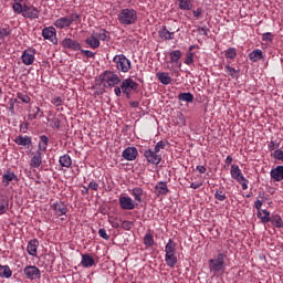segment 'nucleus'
<instances>
[{
	"label": "nucleus",
	"instance_id": "f257e3e1",
	"mask_svg": "<svg viewBox=\"0 0 283 283\" xmlns=\"http://www.w3.org/2000/svg\"><path fill=\"white\" fill-rule=\"evenodd\" d=\"M117 21L124 27H130L137 23L138 12L136 9H120L117 13Z\"/></svg>",
	"mask_w": 283,
	"mask_h": 283
},
{
	"label": "nucleus",
	"instance_id": "f03ea898",
	"mask_svg": "<svg viewBox=\"0 0 283 283\" xmlns=\"http://www.w3.org/2000/svg\"><path fill=\"white\" fill-rule=\"evenodd\" d=\"M98 81L104 88H112L122 83V78L115 71L106 70L98 75Z\"/></svg>",
	"mask_w": 283,
	"mask_h": 283
},
{
	"label": "nucleus",
	"instance_id": "7ed1b4c3",
	"mask_svg": "<svg viewBox=\"0 0 283 283\" xmlns=\"http://www.w3.org/2000/svg\"><path fill=\"white\" fill-rule=\"evenodd\" d=\"M74 22L81 23V15L76 12H72L70 15L57 18L53 25L57 30H65L69 29Z\"/></svg>",
	"mask_w": 283,
	"mask_h": 283
},
{
	"label": "nucleus",
	"instance_id": "20e7f679",
	"mask_svg": "<svg viewBox=\"0 0 283 283\" xmlns=\"http://www.w3.org/2000/svg\"><path fill=\"white\" fill-rule=\"evenodd\" d=\"M113 62L119 73L127 74L132 70V61L124 54L115 55Z\"/></svg>",
	"mask_w": 283,
	"mask_h": 283
},
{
	"label": "nucleus",
	"instance_id": "39448f33",
	"mask_svg": "<svg viewBox=\"0 0 283 283\" xmlns=\"http://www.w3.org/2000/svg\"><path fill=\"white\" fill-rule=\"evenodd\" d=\"M210 271L214 274H218L220 271H224L226 265V254L219 253L217 254V259H210L208 261Z\"/></svg>",
	"mask_w": 283,
	"mask_h": 283
},
{
	"label": "nucleus",
	"instance_id": "423d86ee",
	"mask_svg": "<svg viewBox=\"0 0 283 283\" xmlns=\"http://www.w3.org/2000/svg\"><path fill=\"white\" fill-rule=\"evenodd\" d=\"M119 87H122L123 94L127 99H130V92L138 90V83L132 78H126L119 82Z\"/></svg>",
	"mask_w": 283,
	"mask_h": 283
},
{
	"label": "nucleus",
	"instance_id": "0eeeda50",
	"mask_svg": "<svg viewBox=\"0 0 283 283\" xmlns=\"http://www.w3.org/2000/svg\"><path fill=\"white\" fill-rule=\"evenodd\" d=\"M144 157L146 161L155 166H158L163 161V156L159 155V151L151 149L144 150Z\"/></svg>",
	"mask_w": 283,
	"mask_h": 283
},
{
	"label": "nucleus",
	"instance_id": "6e6552de",
	"mask_svg": "<svg viewBox=\"0 0 283 283\" xmlns=\"http://www.w3.org/2000/svg\"><path fill=\"white\" fill-rule=\"evenodd\" d=\"M180 31V29H176L172 31V29L168 30L167 25H161V28L158 31V36L163 42L172 41L175 39L176 32Z\"/></svg>",
	"mask_w": 283,
	"mask_h": 283
},
{
	"label": "nucleus",
	"instance_id": "1a4fd4ad",
	"mask_svg": "<svg viewBox=\"0 0 283 283\" xmlns=\"http://www.w3.org/2000/svg\"><path fill=\"white\" fill-rule=\"evenodd\" d=\"M23 273L27 280L34 281L41 279V270L34 265H28L24 268Z\"/></svg>",
	"mask_w": 283,
	"mask_h": 283
},
{
	"label": "nucleus",
	"instance_id": "9d476101",
	"mask_svg": "<svg viewBox=\"0 0 283 283\" xmlns=\"http://www.w3.org/2000/svg\"><path fill=\"white\" fill-rule=\"evenodd\" d=\"M118 205L123 210H134L138 206L137 201L133 200L132 197L125 196L118 198Z\"/></svg>",
	"mask_w": 283,
	"mask_h": 283
},
{
	"label": "nucleus",
	"instance_id": "9b49d317",
	"mask_svg": "<svg viewBox=\"0 0 283 283\" xmlns=\"http://www.w3.org/2000/svg\"><path fill=\"white\" fill-rule=\"evenodd\" d=\"M42 36L44 38V40L51 42L53 45H57L59 43V40L56 38V29H54V27H45L42 30Z\"/></svg>",
	"mask_w": 283,
	"mask_h": 283
},
{
	"label": "nucleus",
	"instance_id": "f8f14e48",
	"mask_svg": "<svg viewBox=\"0 0 283 283\" xmlns=\"http://www.w3.org/2000/svg\"><path fill=\"white\" fill-rule=\"evenodd\" d=\"M61 45L63 49L71 50L73 52L81 51V44L77 40H72L70 38H65L62 40Z\"/></svg>",
	"mask_w": 283,
	"mask_h": 283
},
{
	"label": "nucleus",
	"instance_id": "ddd939ff",
	"mask_svg": "<svg viewBox=\"0 0 283 283\" xmlns=\"http://www.w3.org/2000/svg\"><path fill=\"white\" fill-rule=\"evenodd\" d=\"M18 181L19 179L12 170H7L4 174H2V179H1L2 186L8 187L12 182H18Z\"/></svg>",
	"mask_w": 283,
	"mask_h": 283
},
{
	"label": "nucleus",
	"instance_id": "4468645a",
	"mask_svg": "<svg viewBox=\"0 0 283 283\" xmlns=\"http://www.w3.org/2000/svg\"><path fill=\"white\" fill-rule=\"evenodd\" d=\"M22 15L25 19L38 20L40 18V11H39V9H35L34 7H29V6L24 4V11H23Z\"/></svg>",
	"mask_w": 283,
	"mask_h": 283
},
{
	"label": "nucleus",
	"instance_id": "2eb2a0df",
	"mask_svg": "<svg viewBox=\"0 0 283 283\" xmlns=\"http://www.w3.org/2000/svg\"><path fill=\"white\" fill-rule=\"evenodd\" d=\"M35 52L32 49H28L23 52V55H21V62H23L24 65L31 66L33 62L35 61Z\"/></svg>",
	"mask_w": 283,
	"mask_h": 283
},
{
	"label": "nucleus",
	"instance_id": "dca6fc26",
	"mask_svg": "<svg viewBox=\"0 0 283 283\" xmlns=\"http://www.w3.org/2000/svg\"><path fill=\"white\" fill-rule=\"evenodd\" d=\"M122 156L126 161H134L138 157V150L136 147H127L123 150Z\"/></svg>",
	"mask_w": 283,
	"mask_h": 283
},
{
	"label": "nucleus",
	"instance_id": "f3484780",
	"mask_svg": "<svg viewBox=\"0 0 283 283\" xmlns=\"http://www.w3.org/2000/svg\"><path fill=\"white\" fill-rule=\"evenodd\" d=\"M51 209L55 212L56 217L66 216L67 207L61 201H55L51 205Z\"/></svg>",
	"mask_w": 283,
	"mask_h": 283
},
{
	"label": "nucleus",
	"instance_id": "a211bd4d",
	"mask_svg": "<svg viewBox=\"0 0 283 283\" xmlns=\"http://www.w3.org/2000/svg\"><path fill=\"white\" fill-rule=\"evenodd\" d=\"M14 143L19 147H25L27 149H29L32 146V137L27 135H19L15 137Z\"/></svg>",
	"mask_w": 283,
	"mask_h": 283
},
{
	"label": "nucleus",
	"instance_id": "6ab92c4d",
	"mask_svg": "<svg viewBox=\"0 0 283 283\" xmlns=\"http://www.w3.org/2000/svg\"><path fill=\"white\" fill-rule=\"evenodd\" d=\"M270 178L274 180V182H281L283 180V166L272 168L270 171Z\"/></svg>",
	"mask_w": 283,
	"mask_h": 283
},
{
	"label": "nucleus",
	"instance_id": "aec40b11",
	"mask_svg": "<svg viewBox=\"0 0 283 283\" xmlns=\"http://www.w3.org/2000/svg\"><path fill=\"white\" fill-rule=\"evenodd\" d=\"M40 242L38 239L30 240L27 245V252L29 255L38 256V249H39Z\"/></svg>",
	"mask_w": 283,
	"mask_h": 283
},
{
	"label": "nucleus",
	"instance_id": "412c9836",
	"mask_svg": "<svg viewBox=\"0 0 283 283\" xmlns=\"http://www.w3.org/2000/svg\"><path fill=\"white\" fill-rule=\"evenodd\" d=\"M128 193H130L134 197L135 202H137V203L143 202V195L145 193L143 188L136 187V188H133V189H128Z\"/></svg>",
	"mask_w": 283,
	"mask_h": 283
},
{
	"label": "nucleus",
	"instance_id": "4be33fe9",
	"mask_svg": "<svg viewBox=\"0 0 283 283\" xmlns=\"http://www.w3.org/2000/svg\"><path fill=\"white\" fill-rule=\"evenodd\" d=\"M84 43H86V45H88L92 50H96L101 46V41L97 40V36L93 33L86 40H84Z\"/></svg>",
	"mask_w": 283,
	"mask_h": 283
},
{
	"label": "nucleus",
	"instance_id": "5701e85b",
	"mask_svg": "<svg viewBox=\"0 0 283 283\" xmlns=\"http://www.w3.org/2000/svg\"><path fill=\"white\" fill-rule=\"evenodd\" d=\"M42 165V153L36 150L32 159H30V167L39 169Z\"/></svg>",
	"mask_w": 283,
	"mask_h": 283
},
{
	"label": "nucleus",
	"instance_id": "b1692460",
	"mask_svg": "<svg viewBox=\"0 0 283 283\" xmlns=\"http://www.w3.org/2000/svg\"><path fill=\"white\" fill-rule=\"evenodd\" d=\"M81 264L84 269L93 268L95 264V260L92 255L84 253L82 254Z\"/></svg>",
	"mask_w": 283,
	"mask_h": 283
},
{
	"label": "nucleus",
	"instance_id": "393cba45",
	"mask_svg": "<svg viewBox=\"0 0 283 283\" xmlns=\"http://www.w3.org/2000/svg\"><path fill=\"white\" fill-rule=\"evenodd\" d=\"M98 41L109 42L111 41V32H107L105 29H101L98 32H92Z\"/></svg>",
	"mask_w": 283,
	"mask_h": 283
},
{
	"label": "nucleus",
	"instance_id": "a878e982",
	"mask_svg": "<svg viewBox=\"0 0 283 283\" xmlns=\"http://www.w3.org/2000/svg\"><path fill=\"white\" fill-rule=\"evenodd\" d=\"M179 10L181 11H190L193 8L192 1L191 0H174Z\"/></svg>",
	"mask_w": 283,
	"mask_h": 283
},
{
	"label": "nucleus",
	"instance_id": "bb28decb",
	"mask_svg": "<svg viewBox=\"0 0 283 283\" xmlns=\"http://www.w3.org/2000/svg\"><path fill=\"white\" fill-rule=\"evenodd\" d=\"M169 192L167 184L165 181H159L157 186H155V193L157 196H166Z\"/></svg>",
	"mask_w": 283,
	"mask_h": 283
},
{
	"label": "nucleus",
	"instance_id": "cd10ccee",
	"mask_svg": "<svg viewBox=\"0 0 283 283\" xmlns=\"http://www.w3.org/2000/svg\"><path fill=\"white\" fill-rule=\"evenodd\" d=\"M256 216L261 220L262 224H266L271 222L272 216H271V212L268 210L258 211Z\"/></svg>",
	"mask_w": 283,
	"mask_h": 283
},
{
	"label": "nucleus",
	"instance_id": "c85d7f7f",
	"mask_svg": "<svg viewBox=\"0 0 283 283\" xmlns=\"http://www.w3.org/2000/svg\"><path fill=\"white\" fill-rule=\"evenodd\" d=\"M224 73H226V75L231 76V78H233V80H238L240 76V71L230 66V64L224 65Z\"/></svg>",
	"mask_w": 283,
	"mask_h": 283
},
{
	"label": "nucleus",
	"instance_id": "c756f323",
	"mask_svg": "<svg viewBox=\"0 0 283 283\" xmlns=\"http://www.w3.org/2000/svg\"><path fill=\"white\" fill-rule=\"evenodd\" d=\"M157 77H158V81L160 82V84H164V85L171 84V82H172V78H171V76H169L168 72H158Z\"/></svg>",
	"mask_w": 283,
	"mask_h": 283
},
{
	"label": "nucleus",
	"instance_id": "7c9ffc66",
	"mask_svg": "<svg viewBox=\"0 0 283 283\" xmlns=\"http://www.w3.org/2000/svg\"><path fill=\"white\" fill-rule=\"evenodd\" d=\"M270 222H271L272 226H274L277 229H282L283 228V219L277 213H272L271 214Z\"/></svg>",
	"mask_w": 283,
	"mask_h": 283
},
{
	"label": "nucleus",
	"instance_id": "2f4dec72",
	"mask_svg": "<svg viewBox=\"0 0 283 283\" xmlns=\"http://www.w3.org/2000/svg\"><path fill=\"white\" fill-rule=\"evenodd\" d=\"M48 147H49V137L46 135H42L39 140L38 151L39 153L46 151Z\"/></svg>",
	"mask_w": 283,
	"mask_h": 283
},
{
	"label": "nucleus",
	"instance_id": "473e14b6",
	"mask_svg": "<svg viewBox=\"0 0 283 283\" xmlns=\"http://www.w3.org/2000/svg\"><path fill=\"white\" fill-rule=\"evenodd\" d=\"M250 61L253 63L261 61L263 59V51L261 49H255L249 54Z\"/></svg>",
	"mask_w": 283,
	"mask_h": 283
},
{
	"label": "nucleus",
	"instance_id": "72a5a7b5",
	"mask_svg": "<svg viewBox=\"0 0 283 283\" xmlns=\"http://www.w3.org/2000/svg\"><path fill=\"white\" fill-rule=\"evenodd\" d=\"M165 261H166V264L174 269L178 262V259L176 256V253H168L165 255Z\"/></svg>",
	"mask_w": 283,
	"mask_h": 283
},
{
	"label": "nucleus",
	"instance_id": "f704fd0d",
	"mask_svg": "<svg viewBox=\"0 0 283 283\" xmlns=\"http://www.w3.org/2000/svg\"><path fill=\"white\" fill-rule=\"evenodd\" d=\"M59 163L62 168L70 169V167L72 166V158L70 157V155L65 154L60 157Z\"/></svg>",
	"mask_w": 283,
	"mask_h": 283
},
{
	"label": "nucleus",
	"instance_id": "c9c22d12",
	"mask_svg": "<svg viewBox=\"0 0 283 283\" xmlns=\"http://www.w3.org/2000/svg\"><path fill=\"white\" fill-rule=\"evenodd\" d=\"M169 57H170V63H175L177 65L182 57V53L180 50H175L169 53Z\"/></svg>",
	"mask_w": 283,
	"mask_h": 283
},
{
	"label": "nucleus",
	"instance_id": "e433bc0d",
	"mask_svg": "<svg viewBox=\"0 0 283 283\" xmlns=\"http://www.w3.org/2000/svg\"><path fill=\"white\" fill-rule=\"evenodd\" d=\"M12 270L8 265H0V277L1 279H11Z\"/></svg>",
	"mask_w": 283,
	"mask_h": 283
},
{
	"label": "nucleus",
	"instance_id": "4c0bfd02",
	"mask_svg": "<svg viewBox=\"0 0 283 283\" xmlns=\"http://www.w3.org/2000/svg\"><path fill=\"white\" fill-rule=\"evenodd\" d=\"M144 245L146 248H151L155 245V238L150 233V230H148V232H146V234L144 235Z\"/></svg>",
	"mask_w": 283,
	"mask_h": 283
},
{
	"label": "nucleus",
	"instance_id": "58836bf2",
	"mask_svg": "<svg viewBox=\"0 0 283 283\" xmlns=\"http://www.w3.org/2000/svg\"><path fill=\"white\" fill-rule=\"evenodd\" d=\"M230 175H231V178L235 180L241 178L243 176V172L241 171L238 165H233L231 166Z\"/></svg>",
	"mask_w": 283,
	"mask_h": 283
},
{
	"label": "nucleus",
	"instance_id": "ea45409f",
	"mask_svg": "<svg viewBox=\"0 0 283 283\" xmlns=\"http://www.w3.org/2000/svg\"><path fill=\"white\" fill-rule=\"evenodd\" d=\"M238 56V51L235 48H229L224 51V57L230 61H234Z\"/></svg>",
	"mask_w": 283,
	"mask_h": 283
},
{
	"label": "nucleus",
	"instance_id": "a19ab883",
	"mask_svg": "<svg viewBox=\"0 0 283 283\" xmlns=\"http://www.w3.org/2000/svg\"><path fill=\"white\" fill-rule=\"evenodd\" d=\"M178 101L192 103L195 101V96L191 93H180L178 95Z\"/></svg>",
	"mask_w": 283,
	"mask_h": 283
},
{
	"label": "nucleus",
	"instance_id": "79ce46f5",
	"mask_svg": "<svg viewBox=\"0 0 283 283\" xmlns=\"http://www.w3.org/2000/svg\"><path fill=\"white\" fill-rule=\"evenodd\" d=\"M10 206L6 197L0 196V216L4 214Z\"/></svg>",
	"mask_w": 283,
	"mask_h": 283
},
{
	"label": "nucleus",
	"instance_id": "37998d69",
	"mask_svg": "<svg viewBox=\"0 0 283 283\" xmlns=\"http://www.w3.org/2000/svg\"><path fill=\"white\" fill-rule=\"evenodd\" d=\"M214 199L220 202H224L227 200V195L224 192V188H220L216 190Z\"/></svg>",
	"mask_w": 283,
	"mask_h": 283
},
{
	"label": "nucleus",
	"instance_id": "c03bdc74",
	"mask_svg": "<svg viewBox=\"0 0 283 283\" xmlns=\"http://www.w3.org/2000/svg\"><path fill=\"white\" fill-rule=\"evenodd\" d=\"M165 252H166V254L176 253V243L174 242L172 239L168 240V243H167V245L165 248Z\"/></svg>",
	"mask_w": 283,
	"mask_h": 283
},
{
	"label": "nucleus",
	"instance_id": "a18cd8bd",
	"mask_svg": "<svg viewBox=\"0 0 283 283\" xmlns=\"http://www.w3.org/2000/svg\"><path fill=\"white\" fill-rule=\"evenodd\" d=\"M262 42L273 43L274 34L272 32H264L261 34Z\"/></svg>",
	"mask_w": 283,
	"mask_h": 283
},
{
	"label": "nucleus",
	"instance_id": "49530a36",
	"mask_svg": "<svg viewBox=\"0 0 283 283\" xmlns=\"http://www.w3.org/2000/svg\"><path fill=\"white\" fill-rule=\"evenodd\" d=\"M234 180H237L238 184L241 185L243 191L249 189V180L244 177V175L242 177H239V179Z\"/></svg>",
	"mask_w": 283,
	"mask_h": 283
},
{
	"label": "nucleus",
	"instance_id": "de8ad7c7",
	"mask_svg": "<svg viewBox=\"0 0 283 283\" xmlns=\"http://www.w3.org/2000/svg\"><path fill=\"white\" fill-rule=\"evenodd\" d=\"M280 147H281V144H280V142H276V140H271L268 144L269 151L280 150Z\"/></svg>",
	"mask_w": 283,
	"mask_h": 283
},
{
	"label": "nucleus",
	"instance_id": "09e8293b",
	"mask_svg": "<svg viewBox=\"0 0 283 283\" xmlns=\"http://www.w3.org/2000/svg\"><path fill=\"white\" fill-rule=\"evenodd\" d=\"M271 157L277 161L283 163V150H274L271 153Z\"/></svg>",
	"mask_w": 283,
	"mask_h": 283
},
{
	"label": "nucleus",
	"instance_id": "8fccbe9b",
	"mask_svg": "<svg viewBox=\"0 0 283 283\" xmlns=\"http://www.w3.org/2000/svg\"><path fill=\"white\" fill-rule=\"evenodd\" d=\"M13 11L15 14H23L24 13V6L21 4V2H15L13 4Z\"/></svg>",
	"mask_w": 283,
	"mask_h": 283
},
{
	"label": "nucleus",
	"instance_id": "3c124183",
	"mask_svg": "<svg viewBox=\"0 0 283 283\" xmlns=\"http://www.w3.org/2000/svg\"><path fill=\"white\" fill-rule=\"evenodd\" d=\"M17 97L19 101L23 102L24 104H30L31 103V97L24 93H18Z\"/></svg>",
	"mask_w": 283,
	"mask_h": 283
},
{
	"label": "nucleus",
	"instance_id": "603ef678",
	"mask_svg": "<svg viewBox=\"0 0 283 283\" xmlns=\"http://www.w3.org/2000/svg\"><path fill=\"white\" fill-rule=\"evenodd\" d=\"M10 35H11L10 29H6V28L0 29V41L1 42H4V38L10 36Z\"/></svg>",
	"mask_w": 283,
	"mask_h": 283
},
{
	"label": "nucleus",
	"instance_id": "864d4df0",
	"mask_svg": "<svg viewBox=\"0 0 283 283\" xmlns=\"http://www.w3.org/2000/svg\"><path fill=\"white\" fill-rule=\"evenodd\" d=\"M51 103L55 107H61L63 105V99L61 98V96H53L52 99H51Z\"/></svg>",
	"mask_w": 283,
	"mask_h": 283
},
{
	"label": "nucleus",
	"instance_id": "5fc2aeb1",
	"mask_svg": "<svg viewBox=\"0 0 283 283\" xmlns=\"http://www.w3.org/2000/svg\"><path fill=\"white\" fill-rule=\"evenodd\" d=\"M51 127L55 128V129H60L61 128V120L59 117H53L51 119Z\"/></svg>",
	"mask_w": 283,
	"mask_h": 283
},
{
	"label": "nucleus",
	"instance_id": "6e6d98bb",
	"mask_svg": "<svg viewBox=\"0 0 283 283\" xmlns=\"http://www.w3.org/2000/svg\"><path fill=\"white\" fill-rule=\"evenodd\" d=\"M133 226H134L133 221H129V220H124L123 223H122V228L125 231H130Z\"/></svg>",
	"mask_w": 283,
	"mask_h": 283
},
{
	"label": "nucleus",
	"instance_id": "4d7b16f0",
	"mask_svg": "<svg viewBox=\"0 0 283 283\" xmlns=\"http://www.w3.org/2000/svg\"><path fill=\"white\" fill-rule=\"evenodd\" d=\"M165 148H166V143L160 140L157 143V145H155L154 151L159 153L160 150H164Z\"/></svg>",
	"mask_w": 283,
	"mask_h": 283
},
{
	"label": "nucleus",
	"instance_id": "13d9d810",
	"mask_svg": "<svg viewBox=\"0 0 283 283\" xmlns=\"http://www.w3.org/2000/svg\"><path fill=\"white\" fill-rule=\"evenodd\" d=\"M193 53L192 52H188L186 55V60H185V64L186 65H191L193 63Z\"/></svg>",
	"mask_w": 283,
	"mask_h": 283
},
{
	"label": "nucleus",
	"instance_id": "bf43d9fd",
	"mask_svg": "<svg viewBox=\"0 0 283 283\" xmlns=\"http://www.w3.org/2000/svg\"><path fill=\"white\" fill-rule=\"evenodd\" d=\"M197 31L201 36H208L209 34V29L207 27H198Z\"/></svg>",
	"mask_w": 283,
	"mask_h": 283
},
{
	"label": "nucleus",
	"instance_id": "052dcab7",
	"mask_svg": "<svg viewBox=\"0 0 283 283\" xmlns=\"http://www.w3.org/2000/svg\"><path fill=\"white\" fill-rule=\"evenodd\" d=\"M80 52L82 54H84V56H86L87 59H94L95 57V53L90 51V50L81 49Z\"/></svg>",
	"mask_w": 283,
	"mask_h": 283
},
{
	"label": "nucleus",
	"instance_id": "680f3d73",
	"mask_svg": "<svg viewBox=\"0 0 283 283\" xmlns=\"http://www.w3.org/2000/svg\"><path fill=\"white\" fill-rule=\"evenodd\" d=\"M98 235H99V238H102V239H104V240H109V239H111V235H108V234L106 233V230H105L104 228H101V229L98 230Z\"/></svg>",
	"mask_w": 283,
	"mask_h": 283
},
{
	"label": "nucleus",
	"instance_id": "e2e57ef3",
	"mask_svg": "<svg viewBox=\"0 0 283 283\" xmlns=\"http://www.w3.org/2000/svg\"><path fill=\"white\" fill-rule=\"evenodd\" d=\"M114 93L117 97H120L123 94L122 86L115 85L114 86Z\"/></svg>",
	"mask_w": 283,
	"mask_h": 283
},
{
	"label": "nucleus",
	"instance_id": "0e129e2a",
	"mask_svg": "<svg viewBox=\"0 0 283 283\" xmlns=\"http://www.w3.org/2000/svg\"><path fill=\"white\" fill-rule=\"evenodd\" d=\"M88 188L92 189L93 191H97L98 190V185L96 181H91L88 185Z\"/></svg>",
	"mask_w": 283,
	"mask_h": 283
},
{
	"label": "nucleus",
	"instance_id": "69168bd1",
	"mask_svg": "<svg viewBox=\"0 0 283 283\" xmlns=\"http://www.w3.org/2000/svg\"><path fill=\"white\" fill-rule=\"evenodd\" d=\"M178 119H179L178 124L180 126H185L186 125V118H185L184 114H179Z\"/></svg>",
	"mask_w": 283,
	"mask_h": 283
},
{
	"label": "nucleus",
	"instance_id": "338daca9",
	"mask_svg": "<svg viewBox=\"0 0 283 283\" xmlns=\"http://www.w3.org/2000/svg\"><path fill=\"white\" fill-rule=\"evenodd\" d=\"M263 201L262 200H256L254 203V207L258 211L262 210Z\"/></svg>",
	"mask_w": 283,
	"mask_h": 283
},
{
	"label": "nucleus",
	"instance_id": "774afa93",
	"mask_svg": "<svg viewBox=\"0 0 283 283\" xmlns=\"http://www.w3.org/2000/svg\"><path fill=\"white\" fill-rule=\"evenodd\" d=\"M202 14V9H197V10H193V15L195 18L199 19Z\"/></svg>",
	"mask_w": 283,
	"mask_h": 283
}]
</instances>
